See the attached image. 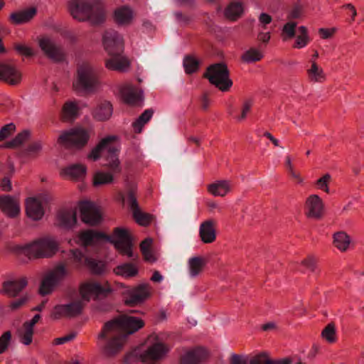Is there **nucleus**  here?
Listing matches in <instances>:
<instances>
[{"label": "nucleus", "mask_w": 364, "mask_h": 364, "mask_svg": "<svg viewBox=\"0 0 364 364\" xmlns=\"http://www.w3.org/2000/svg\"><path fill=\"white\" fill-rule=\"evenodd\" d=\"M108 241L113 243L121 254L129 258L134 257L131 237L126 230L117 228L112 236L92 230H83L76 237V242L83 251L79 249L70 250L65 262L57 265L43 279L39 289L40 294L44 296L52 292L55 287L68 275V265H72L75 269L86 267L94 274H104L107 272L106 264L99 259L98 255L102 254L104 245Z\"/></svg>", "instance_id": "f257e3e1"}, {"label": "nucleus", "mask_w": 364, "mask_h": 364, "mask_svg": "<svg viewBox=\"0 0 364 364\" xmlns=\"http://www.w3.org/2000/svg\"><path fill=\"white\" fill-rule=\"evenodd\" d=\"M144 325V321L139 318L120 315L104 324L97 337L98 345L105 355H114L122 349L127 336L135 333Z\"/></svg>", "instance_id": "f03ea898"}, {"label": "nucleus", "mask_w": 364, "mask_h": 364, "mask_svg": "<svg viewBox=\"0 0 364 364\" xmlns=\"http://www.w3.org/2000/svg\"><path fill=\"white\" fill-rule=\"evenodd\" d=\"M112 291V289L107 281L91 280L82 283L80 287V299L72 302L58 305L55 307L53 316L55 318L60 316H75L80 314L84 306V302L90 299L101 300L107 297Z\"/></svg>", "instance_id": "7ed1b4c3"}, {"label": "nucleus", "mask_w": 364, "mask_h": 364, "mask_svg": "<svg viewBox=\"0 0 364 364\" xmlns=\"http://www.w3.org/2000/svg\"><path fill=\"white\" fill-rule=\"evenodd\" d=\"M114 139V136H109L102 139L89 155V158L95 161L100 156H103L106 161L103 166L109 171L107 173L98 171L94 175L95 186L112 183L113 176L121 171L118 159L119 150L113 143Z\"/></svg>", "instance_id": "20e7f679"}, {"label": "nucleus", "mask_w": 364, "mask_h": 364, "mask_svg": "<svg viewBox=\"0 0 364 364\" xmlns=\"http://www.w3.org/2000/svg\"><path fill=\"white\" fill-rule=\"evenodd\" d=\"M105 49L110 56L106 60V67L109 70L124 71L129 66L128 60L122 54L124 50L122 37L116 31L109 29L103 35Z\"/></svg>", "instance_id": "39448f33"}, {"label": "nucleus", "mask_w": 364, "mask_h": 364, "mask_svg": "<svg viewBox=\"0 0 364 364\" xmlns=\"http://www.w3.org/2000/svg\"><path fill=\"white\" fill-rule=\"evenodd\" d=\"M69 9L72 16L80 21H88L98 25L105 20L104 6L95 0H70Z\"/></svg>", "instance_id": "423d86ee"}, {"label": "nucleus", "mask_w": 364, "mask_h": 364, "mask_svg": "<svg viewBox=\"0 0 364 364\" xmlns=\"http://www.w3.org/2000/svg\"><path fill=\"white\" fill-rule=\"evenodd\" d=\"M99 85L100 73L97 69L87 61L77 63L73 82L75 91L80 95L90 94L95 92Z\"/></svg>", "instance_id": "0eeeda50"}, {"label": "nucleus", "mask_w": 364, "mask_h": 364, "mask_svg": "<svg viewBox=\"0 0 364 364\" xmlns=\"http://www.w3.org/2000/svg\"><path fill=\"white\" fill-rule=\"evenodd\" d=\"M58 249V243L53 237H45L25 245H18L14 250L29 259L52 257Z\"/></svg>", "instance_id": "6e6552de"}, {"label": "nucleus", "mask_w": 364, "mask_h": 364, "mask_svg": "<svg viewBox=\"0 0 364 364\" xmlns=\"http://www.w3.org/2000/svg\"><path fill=\"white\" fill-rule=\"evenodd\" d=\"M204 77L223 92L228 91L232 85V81L229 77V70L222 63L209 66Z\"/></svg>", "instance_id": "1a4fd4ad"}, {"label": "nucleus", "mask_w": 364, "mask_h": 364, "mask_svg": "<svg viewBox=\"0 0 364 364\" xmlns=\"http://www.w3.org/2000/svg\"><path fill=\"white\" fill-rule=\"evenodd\" d=\"M229 362L230 364H291L292 359L289 357L272 359L266 352H260L252 356L233 353Z\"/></svg>", "instance_id": "9d476101"}, {"label": "nucleus", "mask_w": 364, "mask_h": 364, "mask_svg": "<svg viewBox=\"0 0 364 364\" xmlns=\"http://www.w3.org/2000/svg\"><path fill=\"white\" fill-rule=\"evenodd\" d=\"M146 344L147 348L140 357L141 360L147 364H156L168 351L167 347L156 335L149 336Z\"/></svg>", "instance_id": "9b49d317"}, {"label": "nucleus", "mask_w": 364, "mask_h": 364, "mask_svg": "<svg viewBox=\"0 0 364 364\" xmlns=\"http://www.w3.org/2000/svg\"><path fill=\"white\" fill-rule=\"evenodd\" d=\"M89 139L88 132L82 128H75L62 133L58 138V143L66 147L84 146Z\"/></svg>", "instance_id": "f8f14e48"}, {"label": "nucleus", "mask_w": 364, "mask_h": 364, "mask_svg": "<svg viewBox=\"0 0 364 364\" xmlns=\"http://www.w3.org/2000/svg\"><path fill=\"white\" fill-rule=\"evenodd\" d=\"M38 44L45 55L50 60L57 63L65 60L66 53L63 48L57 45L52 39L48 37L41 38Z\"/></svg>", "instance_id": "ddd939ff"}, {"label": "nucleus", "mask_w": 364, "mask_h": 364, "mask_svg": "<svg viewBox=\"0 0 364 364\" xmlns=\"http://www.w3.org/2000/svg\"><path fill=\"white\" fill-rule=\"evenodd\" d=\"M82 220L90 225H96L102 220V214L98 206L90 201H82L80 203Z\"/></svg>", "instance_id": "4468645a"}, {"label": "nucleus", "mask_w": 364, "mask_h": 364, "mask_svg": "<svg viewBox=\"0 0 364 364\" xmlns=\"http://www.w3.org/2000/svg\"><path fill=\"white\" fill-rule=\"evenodd\" d=\"M127 200L130 209L132 211L133 217L141 225H147L150 223L152 216L150 214L141 210L133 191H129L127 195Z\"/></svg>", "instance_id": "2eb2a0df"}, {"label": "nucleus", "mask_w": 364, "mask_h": 364, "mask_svg": "<svg viewBox=\"0 0 364 364\" xmlns=\"http://www.w3.org/2000/svg\"><path fill=\"white\" fill-rule=\"evenodd\" d=\"M0 80L15 85L20 82L21 75L12 65L0 62Z\"/></svg>", "instance_id": "dca6fc26"}, {"label": "nucleus", "mask_w": 364, "mask_h": 364, "mask_svg": "<svg viewBox=\"0 0 364 364\" xmlns=\"http://www.w3.org/2000/svg\"><path fill=\"white\" fill-rule=\"evenodd\" d=\"M324 205L321 198L317 195H311L306 200V215L309 217L319 219L322 217Z\"/></svg>", "instance_id": "f3484780"}, {"label": "nucleus", "mask_w": 364, "mask_h": 364, "mask_svg": "<svg viewBox=\"0 0 364 364\" xmlns=\"http://www.w3.org/2000/svg\"><path fill=\"white\" fill-rule=\"evenodd\" d=\"M0 209L10 218L17 217L21 210L18 200L8 195L0 197Z\"/></svg>", "instance_id": "a211bd4d"}, {"label": "nucleus", "mask_w": 364, "mask_h": 364, "mask_svg": "<svg viewBox=\"0 0 364 364\" xmlns=\"http://www.w3.org/2000/svg\"><path fill=\"white\" fill-rule=\"evenodd\" d=\"M120 93L123 100L129 105H136L142 100V91L132 84L122 85Z\"/></svg>", "instance_id": "6ab92c4d"}, {"label": "nucleus", "mask_w": 364, "mask_h": 364, "mask_svg": "<svg viewBox=\"0 0 364 364\" xmlns=\"http://www.w3.org/2000/svg\"><path fill=\"white\" fill-rule=\"evenodd\" d=\"M208 358L205 349L197 347L186 351L181 356V362L183 364H200Z\"/></svg>", "instance_id": "aec40b11"}, {"label": "nucleus", "mask_w": 364, "mask_h": 364, "mask_svg": "<svg viewBox=\"0 0 364 364\" xmlns=\"http://www.w3.org/2000/svg\"><path fill=\"white\" fill-rule=\"evenodd\" d=\"M149 296V291L146 285H139L132 289L125 296V304L128 306H135L142 303Z\"/></svg>", "instance_id": "412c9836"}, {"label": "nucleus", "mask_w": 364, "mask_h": 364, "mask_svg": "<svg viewBox=\"0 0 364 364\" xmlns=\"http://www.w3.org/2000/svg\"><path fill=\"white\" fill-rule=\"evenodd\" d=\"M26 285L27 280L26 278L7 280L3 282L2 289L0 290V292L10 297H15L23 290V289Z\"/></svg>", "instance_id": "4be33fe9"}, {"label": "nucleus", "mask_w": 364, "mask_h": 364, "mask_svg": "<svg viewBox=\"0 0 364 364\" xmlns=\"http://www.w3.org/2000/svg\"><path fill=\"white\" fill-rule=\"evenodd\" d=\"M26 211L28 218L34 220L41 219L44 215V208L42 200L36 198L27 199L26 203Z\"/></svg>", "instance_id": "5701e85b"}, {"label": "nucleus", "mask_w": 364, "mask_h": 364, "mask_svg": "<svg viewBox=\"0 0 364 364\" xmlns=\"http://www.w3.org/2000/svg\"><path fill=\"white\" fill-rule=\"evenodd\" d=\"M77 222L76 210H61L58 213L56 224L65 229L71 228Z\"/></svg>", "instance_id": "b1692460"}, {"label": "nucleus", "mask_w": 364, "mask_h": 364, "mask_svg": "<svg viewBox=\"0 0 364 364\" xmlns=\"http://www.w3.org/2000/svg\"><path fill=\"white\" fill-rule=\"evenodd\" d=\"M215 223L213 220H208L202 223L199 228V235L204 243H212L215 240Z\"/></svg>", "instance_id": "393cba45"}, {"label": "nucleus", "mask_w": 364, "mask_h": 364, "mask_svg": "<svg viewBox=\"0 0 364 364\" xmlns=\"http://www.w3.org/2000/svg\"><path fill=\"white\" fill-rule=\"evenodd\" d=\"M112 114V105L107 100L100 101L92 110V116L97 121H105Z\"/></svg>", "instance_id": "a878e982"}, {"label": "nucleus", "mask_w": 364, "mask_h": 364, "mask_svg": "<svg viewBox=\"0 0 364 364\" xmlns=\"http://www.w3.org/2000/svg\"><path fill=\"white\" fill-rule=\"evenodd\" d=\"M133 11L127 6H120L115 9L114 18L119 25H128L133 18Z\"/></svg>", "instance_id": "bb28decb"}, {"label": "nucleus", "mask_w": 364, "mask_h": 364, "mask_svg": "<svg viewBox=\"0 0 364 364\" xmlns=\"http://www.w3.org/2000/svg\"><path fill=\"white\" fill-rule=\"evenodd\" d=\"M36 14V9L34 7L28 9L14 12L10 16V21L14 24H21L29 21Z\"/></svg>", "instance_id": "cd10ccee"}, {"label": "nucleus", "mask_w": 364, "mask_h": 364, "mask_svg": "<svg viewBox=\"0 0 364 364\" xmlns=\"http://www.w3.org/2000/svg\"><path fill=\"white\" fill-rule=\"evenodd\" d=\"M62 173L73 180H81L86 175V167L80 164H72L62 171Z\"/></svg>", "instance_id": "c85d7f7f"}, {"label": "nucleus", "mask_w": 364, "mask_h": 364, "mask_svg": "<svg viewBox=\"0 0 364 364\" xmlns=\"http://www.w3.org/2000/svg\"><path fill=\"white\" fill-rule=\"evenodd\" d=\"M243 11V3L240 0H232L225 9V15L230 20H235L241 16Z\"/></svg>", "instance_id": "c756f323"}, {"label": "nucleus", "mask_w": 364, "mask_h": 364, "mask_svg": "<svg viewBox=\"0 0 364 364\" xmlns=\"http://www.w3.org/2000/svg\"><path fill=\"white\" fill-rule=\"evenodd\" d=\"M230 190V184L227 181H220L208 186V191L215 196H224Z\"/></svg>", "instance_id": "7c9ffc66"}, {"label": "nucleus", "mask_w": 364, "mask_h": 364, "mask_svg": "<svg viewBox=\"0 0 364 364\" xmlns=\"http://www.w3.org/2000/svg\"><path fill=\"white\" fill-rule=\"evenodd\" d=\"M188 264L190 277H195L201 272L205 262L202 257H194L188 259Z\"/></svg>", "instance_id": "2f4dec72"}, {"label": "nucleus", "mask_w": 364, "mask_h": 364, "mask_svg": "<svg viewBox=\"0 0 364 364\" xmlns=\"http://www.w3.org/2000/svg\"><path fill=\"white\" fill-rule=\"evenodd\" d=\"M79 107L74 101L66 102L62 109L63 117L66 120L75 119L78 115Z\"/></svg>", "instance_id": "473e14b6"}, {"label": "nucleus", "mask_w": 364, "mask_h": 364, "mask_svg": "<svg viewBox=\"0 0 364 364\" xmlns=\"http://www.w3.org/2000/svg\"><path fill=\"white\" fill-rule=\"evenodd\" d=\"M114 272L117 275L128 278L136 276L138 273V269L132 263H124L117 266L114 269Z\"/></svg>", "instance_id": "72a5a7b5"}, {"label": "nucleus", "mask_w": 364, "mask_h": 364, "mask_svg": "<svg viewBox=\"0 0 364 364\" xmlns=\"http://www.w3.org/2000/svg\"><path fill=\"white\" fill-rule=\"evenodd\" d=\"M154 112L151 109H146L139 118L133 123L135 132L140 133L143 126L152 117Z\"/></svg>", "instance_id": "f704fd0d"}, {"label": "nucleus", "mask_w": 364, "mask_h": 364, "mask_svg": "<svg viewBox=\"0 0 364 364\" xmlns=\"http://www.w3.org/2000/svg\"><path fill=\"white\" fill-rule=\"evenodd\" d=\"M333 243L340 250L346 251L350 244V239L346 233L338 232L334 234Z\"/></svg>", "instance_id": "c9c22d12"}, {"label": "nucleus", "mask_w": 364, "mask_h": 364, "mask_svg": "<svg viewBox=\"0 0 364 364\" xmlns=\"http://www.w3.org/2000/svg\"><path fill=\"white\" fill-rule=\"evenodd\" d=\"M18 335L20 341L24 345L28 346L32 342L33 328L23 323L22 327L18 329Z\"/></svg>", "instance_id": "e433bc0d"}, {"label": "nucleus", "mask_w": 364, "mask_h": 364, "mask_svg": "<svg viewBox=\"0 0 364 364\" xmlns=\"http://www.w3.org/2000/svg\"><path fill=\"white\" fill-rule=\"evenodd\" d=\"M151 243L152 240L151 238H146L144 241H142L140 245V250L144 259L150 262H153L155 261V257L150 250Z\"/></svg>", "instance_id": "4c0bfd02"}, {"label": "nucleus", "mask_w": 364, "mask_h": 364, "mask_svg": "<svg viewBox=\"0 0 364 364\" xmlns=\"http://www.w3.org/2000/svg\"><path fill=\"white\" fill-rule=\"evenodd\" d=\"M263 55L257 49L252 48L242 55V60L246 63H252L260 60Z\"/></svg>", "instance_id": "58836bf2"}, {"label": "nucleus", "mask_w": 364, "mask_h": 364, "mask_svg": "<svg viewBox=\"0 0 364 364\" xmlns=\"http://www.w3.org/2000/svg\"><path fill=\"white\" fill-rule=\"evenodd\" d=\"M29 136V132L28 130H23L21 133L18 134L12 140L7 142V147L15 148L21 146L28 139Z\"/></svg>", "instance_id": "ea45409f"}, {"label": "nucleus", "mask_w": 364, "mask_h": 364, "mask_svg": "<svg viewBox=\"0 0 364 364\" xmlns=\"http://www.w3.org/2000/svg\"><path fill=\"white\" fill-rule=\"evenodd\" d=\"M199 66V61L192 56H186L183 60V67L188 74L196 72Z\"/></svg>", "instance_id": "a19ab883"}, {"label": "nucleus", "mask_w": 364, "mask_h": 364, "mask_svg": "<svg viewBox=\"0 0 364 364\" xmlns=\"http://www.w3.org/2000/svg\"><path fill=\"white\" fill-rule=\"evenodd\" d=\"M296 26L297 23L293 21H289V22L284 25L282 28L284 39L292 38L295 36Z\"/></svg>", "instance_id": "79ce46f5"}, {"label": "nucleus", "mask_w": 364, "mask_h": 364, "mask_svg": "<svg viewBox=\"0 0 364 364\" xmlns=\"http://www.w3.org/2000/svg\"><path fill=\"white\" fill-rule=\"evenodd\" d=\"M308 74L312 80L321 81L323 78V70L318 68L314 61H312L311 68L308 70Z\"/></svg>", "instance_id": "37998d69"}, {"label": "nucleus", "mask_w": 364, "mask_h": 364, "mask_svg": "<svg viewBox=\"0 0 364 364\" xmlns=\"http://www.w3.org/2000/svg\"><path fill=\"white\" fill-rule=\"evenodd\" d=\"M335 326L333 323L328 324L322 331L321 336L329 343H333L336 341Z\"/></svg>", "instance_id": "c03bdc74"}, {"label": "nucleus", "mask_w": 364, "mask_h": 364, "mask_svg": "<svg viewBox=\"0 0 364 364\" xmlns=\"http://www.w3.org/2000/svg\"><path fill=\"white\" fill-rule=\"evenodd\" d=\"M11 338V334L9 331H6L1 336H0V354L4 353L9 347Z\"/></svg>", "instance_id": "a18cd8bd"}, {"label": "nucleus", "mask_w": 364, "mask_h": 364, "mask_svg": "<svg viewBox=\"0 0 364 364\" xmlns=\"http://www.w3.org/2000/svg\"><path fill=\"white\" fill-rule=\"evenodd\" d=\"M16 129V126L13 123L4 125L0 130V141L7 138Z\"/></svg>", "instance_id": "49530a36"}, {"label": "nucleus", "mask_w": 364, "mask_h": 364, "mask_svg": "<svg viewBox=\"0 0 364 364\" xmlns=\"http://www.w3.org/2000/svg\"><path fill=\"white\" fill-rule=\"evenodd\" d=\"M14 48L18 53L27 57H31L34 55V53L31 48L21 43H15Z\"/></svg>", "instance_id": "de8ad7c7"}, {"label": "nucleus", "mask_w": 364, "mask_h": 364, "mask_svg": "<svg viewBox=\"0 0 364 364\" xmlns=\"http://www.w3.org/2000/svg\"><path fill=\"white\" fill-rule=\"evenodd\" d=\"M331 179V176L329 174H325L323 177L320 178L317 182L316 185L318 188L324 191L326 193H329V188L328 187V183Z\"/></svg>", "instance_id": "09e8293b"}, {"label": "nucleus", "mask_w": 364, "mask_h": 364, "mask_svg": "<svg viewBox=\"0 0 364 364\" xmlns=\"http://www.w3.org/2000/svg\"><path fill=\"white\" fill-rule=\"evenodd\" d=\"M42 146L40 141H35L30 144L26 149V154L28 155H35L40 152Z\"/></svg>", "instance_id": "8fccbe9b"}, {"label": "nucleus", "mask_w": 364, "mask_h": 364, "mask_svg": "<svg viewBox=\"0 0 364 364\" xmlns=\"http://www.w3.org/2000/svg\"><path fill=\"white\" fill-rule=\"evenodd\" d=\"M301 7L299 5H295L293 9L289 12L287 18L289 21H293L301 17Z\"/></svg>", "instance_id": "3c124183"}, {"label": "nucleus", "mask_w": 364, "mask_h": 364, "mask_svg": "<svg viewBox=\"0 0 364 364\" xmlns=\"http://www.w3.org/2000/svg\"><path fill=\"white\" fill-rule=\"evenodd\" d=\"M309 41V36H305L304 35H298L295 41V43L294 47L296 48H301L305 47Z\"/></svg>", "instance_id": "603ef678"}, {"label": "nucleus", "mask_w": 364, "mask_h": 364, "mask_svg": "<svg viewBox=\"0 0 364 364\" xmlns=\"http://www.w3.org/2000/svg\"><path fill=\"white\" fill-rule=\"evenodd\" d=\"M252 105V100H246L244 101L243 105H242V107L241 115L238 117L239 120L244 119L246 117L247 114L250 110V108H251Z\"/></svg>", "instance_id": "864d4df0"}, {"label": "nucleus", "mask_w": 364, "mask_h": 364, "mask_svg": "<svg viewBox=\"0 0 364 364\" xmlns=\"http://www.w3.org/2000/svg\"><path fill=\"white\" fill-rule=\"evenodd\" d=\"M75 336H76L75 333H71L65 336L55 338L54 341V343L55 345H62V344H64L67 342L72 341Z\"/></svg>", "instance_id": "5fc2aeb1"}, {"label": "nucleus", "mask_w": 364, "mask_h": 364, "mask_svg": "<svg viewBox=\"0 0 364 364\" xmlns=\"http://www.w3.org/2000/svg\"><path fill=\"white\" fill-rule=\"evenodd\" d=\"M177 21L182 25H187L190 22V18L181 12L177 11L174 14Z\"/></svg>", "instance_id": "6e6d98bb"}, {"label": "nucleus", "mask_w": 364, "mask_h": 364, "mask_svg": "<svg viewBox=\"0 0 364 364\" xmlns=\"http://www.w3.org/2000/svg\"><path fill=\"white\" fill-rule=\"evenodd\" d=\"M259 21L262 28L265 29L266 26L272 21V17L266 13H262L259 16Z\"/></svg>", "instance_id": "4d7b16f0"}, {"label": "nucleus", "mask_w": 364, "mask_h": 364, "mask_svg": "<svg viewBox=\"0 0 364 364\" xmlns=\"http://www.w3.org/2000/svg\"><path fill=\"white\" fill-rule=\"evenodd\" d=\"M301 263L304 267H306L309 269H310L311 271L314 270L316 260L313 257H311V256L308 257L306 259H304L301 262Z\"/></svg>", "instance_id": "13d9d810"}, {"label": "nucleus", "mask_w": 364, "mask_h": 364, "mask_svg": "<svg viewBox=\"0 0 364 364\" xmlns=\"http://www.w3.org/2000/svg\"><path fill=\"white\" fill-rule=\"evenodd\" d=\"M26 297L18 299L11 303L10 308L12 310H16L18 308H20L21 306H23L26 303Z\"/></svg>", "instance_id": "bf43d9fd"}, {"label": "nucleus", "mask_w": 364, "mask_h": 364, "mask_svg": "<svg viewBox=\"0 0 364 364\" xmlns=\"http://www.w3.org/2000/svg\"><path fill=\"white\" fill-rule=\"evenodd\" d=\"M335 32V29L328 30L326 28H320L318 30V33L321 36L322 38L326 39L332 36L333 33Z\"/></svg>", "instance_id": "052dcab7"}, {"label": "nucleus", "mask_w": 364, "mask_h": 364, "mask_svg": "<svg viewBox=\"0 0 364 364\" xmlns=\"http://www.w3.org/2000/svg\"><path fill=\"white\" fill-rule=\"evenodd\" d=\"M0 187L4 191H9L11 189V184L9 179L4 178L0 182Z\"/></svg>", "instance_id": "680f3d73"}, {"label": "nucleus", "mask_w": 364, "mask_h": 364, "mask_svg": "<svg viewBox=\"0 0 364 364\" xmlns=\"http://www.w3.org/2000/svg\"><path fill=\"white\" fill-rule=\"evenodd\" d=\"M210 100L208 97V95L206 94L203 95L200 101V107L203 110H206L209 106Z\"/></svg>", "instance_id": "e2e57ef3"}, {"label": "nucleus", "mask_w": 364, "mask_h": 364, "mask_svg": "<svg viewBox=\"0 0 364 364\" xmlns=\"http://www.w3.org/2000/svg\"><path fill=\"white\" fill-rule=\"evenodd\" d=\"M40 318H41V316L39 314H36L31 320L25 322L24 323L26 325H28V326L33 328V326H35V324L36 323H38Z\"/></svg>", "instance_id": "0e129e2a"}, {"label": "nucleus", "mask_w": 364, "mask_h": 364, "mask_svg": "<svg viewBox=\"0 0 364 364\" xmlns=\"http://www.w3.org/2000/svg\"><path fill=\"white\" fill-rule=\"evenodd\" d=\"M258 38H259V41H261L264 43H267L270 39V34L269 32H267V33L261 32V33H259Z\"/></svg>", "instance_id": "69168bd1"}, {"label": "nucleus", "mask_w": 364, "mask_h": 364, "mask_svg": "<svg viewBox=\"0 0 364 364\" xmlns=\"http://www.w3.org/2000/svg\"><path fill=\"white\" fill-rule=\"evenodd\" d=\"M288 173L293 178H294L295 180H296V181L298 183H301L303 181L302 178H301V176L296 173L294 169H291L289 171H288Z\"/></svg>", "instance_id": "338daca9"}, {"label": "nucleus", "mask_w": 364, "mask_h": 364, "mask_svg": "<svg viewBox=\"0 0 364 364\" xmlns=\"http://www.w3.org/2000/svg\"><path fill=\"white\" fill-rule=\"evenodd\" d=\"M163 279L162 275L158 271H155L151 277V280L155 282H160Z\"/></svg>", "instance_id": "774afa93"}]
</instances>
